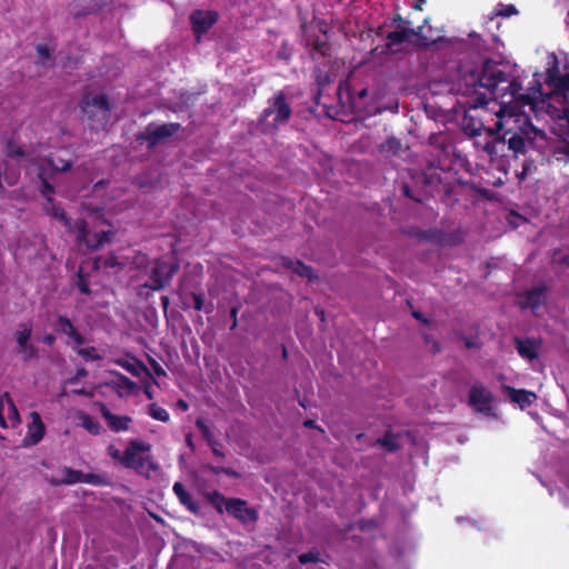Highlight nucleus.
<instances>
[{"mask_svg":"<svg viewBox=\"0 0 569 569\" xmlns=\"http://www.w3.org/2000/svg\"><path fill=\"white\" fill-rule=\"evenodd\" d=\"M460 80L467 88V92L477 88L487 89L492 98L511 97L519 108L529 107L535 113L542 110L548 100H556L559 103H569V71L560 72V63L556 56L548 61L543 82L549 92H543L541 80L535 73L532 86L527 92H522V86L516 78L510 79L500 63L490 59L485 60L480 67L460 66Z\"/></svg>","mask_w":569,"mask_h":569,"instance_id":"f257e3e1","label":"nucleus"},{"mask_svg":"<svg viewBox=\"0 0 569 569\" xmlns=\"http://www.w3.org/2000/svg\"><path fill=\"white\" fill-rule=\"evenodd\" d=\"M291 116V104L284 91L279 90L267 100V107L259 114L253 130L257 134L272 138L290 121Z\"/></svg>","mask_w":569,"mask_h":569,"instance_id":"f03ea898","label":"nucleus"},{"mask_svg":"<svg viewBox=\"0 0 569 569\" xmlns=\"http://www.w3.org/2000/svg\"><path fill=\"white\" fill-rule=\"evenodd\" d=\"M80 110L90 127L94 130L104 129L110 120L111 104L104 93L86 92L80 101Z\"/></svg>","mask_w":569,"mask_h":569,"instance_id":"7ed1b4c3","label":"nucleus"},{"mask_svg":"<svg viewBox=\"0 0 569 569\" xmlns=\"http://www.w3.org/2000/svg\"><path fill=\"white\" fill-rule=\"evenodd\" d=\"M151 451V445L140 439H131L128 442L126 450L123 451L122 467L132 469L138 473H144L147 466L148 471L158 470V465L154 462L150 455L143 456L142 453H149Z\"/></svg>","mask_w":569,"mask_h":569,"instance_id":"20e7f679","label":"nucleus"},{"mask_svg":"<svg viewBox=\"0 0 569 569\" xmlns=\"http://www.w3.org/2000/svg\"><path fill=\"white\" fill-rule=\"evenodd\" d=\"M433 159L428 160V168H436L442 172L459 171L465 169L468 161L456 151V144H430Z\"/></svg>","mask_w":569,"mask_h":569,"instance_id":"39448f33","label":"nucleus"},{"mask_svg":"<svg viewBox=\"0 0 569 569\" xmlns=\"http://www.w3.org/2000/svg\"><path fill=\"white\" fill-rule=\"evenodd\" d=\"M178 262H168L163 259H157L150 271V283H144V288L160 291L171 281L173 276L179 271Z\"/></svg>","mask_w":569,"mask_h":569,"instance_id":"423d86ee","label":"nucleus"},{"mask_svg":"<svg viewBox=\"0 0 569 569\" xmlns=\"http://www.w3.org/2000/svg\"><path fill=\"white\" fill-rule=\"evenodd\" d=\"M77 232V240L83 243L88 249L98 250L104 243L110 242L111 231H90L84 219L74 221L73 232Z\"/></svg>","mask_w":569,"mask_h":569,"instance_id":"0eeeda50","label":"nucleus"},{"mask_svg":"<svg viewBox=\"0 0 569 569\" xmlns=\"http://www.w3.org/2000/svg\"><path fill=\"white\" fill-rule=\"evenodd\" d=\"M226 510L241 523L257 522L259 515L254 508L248 506L247 501L240 498H230L226 502Z\"/></svg>","mask_w":569,"mask_h":569,"instance_id":"6e6552de","label":"nucleus"},{"mask_svg":"<svg viewBox=\"0 0 569 569\" xmlns=\"http://www.w3.org/2000/svg\"><path fill=\"white\" fill-rule=\"evenodd\" d=\"M20 415L9 392L0 396V426L2 428L17 427L20 423Z\"/></svg>","mask_w":569,"mask_h":569,"instance_id":"1a4fd4ad","label":"nucleus"},{"mask_svg":"<svg viewBox=\"0 0 569 569\" xmlns=\"http://www.w3.org/2000/svg\"><path fill=\"white\" fill-rule=\"evenodd\" d=\"M492 400V393L482 383H475L469 390V405L479 412H489Z\"/></svg>","mask_w":569,"mask_h":569,"instance_id":"9d476101","label":"nucleus"},{"mask_svg":"<svg viewBox=\"0 0 569 569\" xmlns=\"http://www.w3.org/2000/svg\"><path fill=\"white\" fill-rule=\"evenodd\" d=\"M179 128L178 123H149L140 138L147 142H160L166 138L172 137Z\"/></svg>","mask_w":569,"mask_h":569,"instance_id":"9b49d317","label":"nucleus"},{"mask_svg":"<svg viewBox=\"0 0 569 569\" xmlns=\"http://www.w3.org/2000/svg\"><path fill=\"white\" fill-rule=\"evenodd\" d=\"M548 287L545 283L538 284L520 295L519 307L521 309L536 310L547 300Z\"/></svg>","mask_w":569,"mask_h":569,"instance_id":"f8f14e48","label":"nucleus"},{"mask_svg":"<svg viewBox=\"0 0 569 569\" xmlns=\"http://www.w3.org/2000/svg\"><path fill=\"white\" fill-rule=\"evenodd\" d=\"M53 329L57 333L67 336L73 340L78 346L86 343L84 337L74 327L73 322L66 316L58 315L53 323Z\"/></svg>","mask_w":569,"mask_h":569,"instance_id":"ddd939ff","label":"nucleus"},{"mask_svg":"<svg viewBox=\"0 0 569 569\" xmlns=\"http://www.w3.org/2000/svg\"><path fill=\"white\" fill-rule=\"evenodd\" d=\"M218 20V14L214 11L197 10L190 16L192 30L196 34L200 36L206 33Z\"/></svg>","mask_w":569,"mask_h":569,"instance_id":"4468645a","label":"nucleus"},{"mask_svg":"<svg viewBox=\"0 0 569 569\" xmlns=\"http://www.w3.org/2000/svg\"><path fill=\"white\" fill-rule=\"evenodd\" d=\"M513 341L515 347L522 359L532 362L539 358V349L541 347L540 340L535 338L515 337Z\"/></svg>","mask_w":569,"mask_h":569,"instance_id":"2eb2a0df","label":"nucleus"},{"mask_svg":"<svg viewBox=\"0 0 569 569\" xmlns=\"http://www.w3.org/2000/svg\"><path fill=\"white\" fill-rule=\"evenodd\" d=\"M100 413L108 422V427L113 432H121L127 431L129 429V426L132 421L131 417L129 416H118L112 413L106 403L100 402L99 403Z\"/></svg>","mask_w":569,"mask_h":569,"instance_id":"dca6fc26","label":"nucleus"},{"mask_svg":"<svg viewBox=\"0 0 569 569\" xmlns=\"http://www.w3.org/2000/svg\"><path fill=\"white\" fill-rule=\"evenodd\" d=\"M172 490L174 495L177 496L179 502L192 515L198 516L200 515L201 508L198 501L193 499L191 493L187 491L184 486L177 481L174 482Z\"/></svg>","mask_w":569,"mask_h":569,"instance_id":"f3484780","label":"nucleus"},{"mask_svg":"<svg viewBox=\"0 0 569 569\" xmlns=\"http://www.w3.org/2000/svg\"><path fill=\"white\" fill-rule=\"evenodd\" d=\"M507 395L511 402L517 403L520 409H526L530 407L533 401L537 399L535 392L526 390V389H516L513 387L506 386L505 387Z\"/></svg>","mask_w":569,"mask_h":569,"instance_id":"a211bd4d","label":"nucleus"},{"mask_svg":"<svg viewBox=\"0 0 569 569\" xmlns=\"http://www.w3.org/2000/svg\"><path fill=\"white\" fill-rule=\"evenodd\" d=\"M43 209L47 214L63 222V224L66 226V228L69 232H73L74 222H72L71 219L68 218L63 208H61L58 203H56L52 197H49L47 199V201L43 206Z\"/></svg>","mask_w":569,"mask_h":569,"instance_id":"6ab92c4d","label":"nucleus"},{"mask_svg":"<svg viewBox=\"0 0 569 569\" xmlns=\"http://www.w3.org/2000/svg\"><path fill=\"white\" fill-rule=\"evenodd\" d=\"M31 422L28 426L27 439L31 445L40 442L44 436L46 427L42 422L41 416L37 411L30 413Z\"/></svg>","mask_w":569,"mask_h":569,"instance_id":"aec40b11","label":"nucleus"},{"mask_svg":"<svg viewBox=\"0 0 569 569\" xmlns=\"http://www.w3.org/2000/svg\"><path fill=\"white\" fill-rule=\"evenodd\" d=\"M109 1L110 0H89V2L83 7L74 4L71 12L74 18L97 13L103 7H106L109 3Z\"/></svg>","mask_w":569,"mask_h":569,"instance_id":"412c9836","label":"nucleus"},{"mask_svg":"<svg viewBox=\"0 0 569 569\" xmlns=\"http://www.w3.org/2000/svg\"><path fill=\"white\" fill-rule=\"evenodd\" d=\"M283 266L302 278L312 280L316 278L313 269L310 266L305 264L301 260H292L290 258L283 259Z\"/></svg>","mask_w":569,"mask_h":569,"instance_id":"4be33fe9","label":"nucleus"},{"mask_svg":"<svg viewBox=\"0 0 569 569\" xmlns=\"http://www.w3.org/2000/svg\"><path fill=\"white\" fill-rule=\"evenodd\" d=\"M421 28L418 31L411 28H402L401 30H395L387 34L388 48L400 44L408 41L411 37L419 34Z\"/></svg>","mask_w":569,"mask_h":569,"instance_id":"5701e85b","label":"nucleus"},{"mask_svg":"<svg viewBox=\"0 0 569 569\" xmlns=\"http://www.w3.org/2000/svg\"><path fill=\"white\" fill-rule=\"evenodd\" d=\"M60 473L62 475L61 479L52 480V483L56 486H72L81 481L82 471L80 470L63 467L60 469Z\"/></svg>","mask_w":569,"mask_h":569,"instance_id":"b1692460","label":"nucleus"},{"mask_svg":"<svg viewBox=\"0 0 569 569\" xmlns=\"http://www.w3.org/2000/svg\"><path fill=\"white\" fill-rule=\"evenodd\" d=\"M80 425L84 428L90 435L98 436L101 433L102 427L100 422L91 417L89 413L81 412L79 416Z\"/></svg>","mask_w":569,"mask_h":569,"instance_id":"393cba45","label":"nucleus"},{"mask_svg":"<svg viewBox=\"0 0 569 569\" xmlns=\"http://www.w3.org/2000/svg\"><path fill=\"white\" fill-rule=\"evenodd\" d=\"M483 129V124L473 119L465 117L462 120V131L468 138H475L481 133V130Z\"/></svg>","mask_w":569,"mask_h":569,"instance_id":"a878e982","label":"nucleus"},{"mask_svg":"<svg viewBox=\"0 0 569 569\" xmlns=\"http://www.w3.org/2000/svg\"><path fill=\"white\" fill-rule=\"evenodd\" d=\"M203 497L217 510V512L223 513V506L226 507L228 499H226L220 491L213 490L211 492H206Z\"/></svg>","mask_w":569,"mask_h":569,"instance_id":"bb28decb","label":"nucleus"},{"mask_svg":"<svg viewBox=\"0 0 569 569\" xmlns=\"http://www.w3.org/2000/svg\"><path fill=\"white\" fill-rule=\"evenodd\" d=\"M122 264L119 262L118 257L114 253H110L107 257H99L94 260V267L97 269H114L120 268Z\"/></svg>","mask_w":569,"mask_h":569,"instance_id":"cd10ccee","label":"nucleus"},{"mask_svg":"<svg viewBox=\"0 0 569 569\" xmlns=\"http://www.w3.org/2000/svg\"><path fill=\"white\" fill-rule=\"evenodd\" d=\"M377 443L388 452H395L400 448L397 437L391 432H387L382 438H379Z\"/></svg>","mask_w":569,"mask_h":569,"instance_id":"c85d7f7f","label":"nucleus"},{"mask_svg":"<svg viewBox=\"0 0 569 569\" xmlns=\"http://www.w3.org/2000/svg\"><path fill=\"white\" fill-rule=\"evenodd\" d=\"M148 413L152 419L161 422H168L170 420L169 412L164 408L159 407L157 403L149 405Z\"/></svg>","mask_w":569,"mask_h":569,"instance_id":"c756f323","label":"nucleus"},{"mask_svg":"<svg viewBox=\"0 0 569 569\" xmlns=\"http://www.w3.org/2000/svg\"><path fill=\"white\" fill-rule=\"evenodd\" d=\"M48 161L56 171L63 172L72 167V161L70 159H63L60 156H51Z\"/></svg>","mask_w":569,"mask_h":569,"instance_id":"7c9ffc66","label":"nucleus"},{"mask_svg":"<svg viewBox=\"0 0 569 569\" xmlns=\"http://www.w3.org/2000/svg\"><path fill=\"white\" fill-rule=\"evenodd\" d=\"M419 238L426 241L436 242L439 244L443 243L445 233L441 230L431 229L419 233Z\"/></svg>","mask_w":569,"mask_h":569,"instance_id":"2f4dec72","label":"nucleus"},{"mask_svg":"<svg viewBox=\"0 0 569 569\" xmlns=\"http://www.w3.org/2000/svg\"><path fill=\"white\" fill-rule=\"evenodd\" d=\"M37 53L39 54L40 61L39 63L43 67L52 66L53 59L51 56V50L47 44L40 43L37 46Z\"/></svg>","mask_w":569,"mask_h":569,"instance_id":"473e14b6","label":"nucleus"},{"mask_svg":"<svg viewBox=\"0 0 569 569\" xmlns=\"http://www.w3.org/2000/svg\"><path fill=\"white\" fill-rule=\"evenodd\" d=\"M298 560L301 565H306L309 562H312V563L323 562V560L321 559V553L317 549H311L308 552H303V553L299 555Z\"/></svg>","mask_w":569,"mask_h":569,"instance_id":"72a5a7b5","label":"nucleus"},{"mask_svg":"<svg viewBox=\"0 0 569 569\" xmlns=\"http://www.w3.org/2000/svg\"><path fill=\"white\" fill-rule=\"evenodd\" d=\"M116 378H117L116 385L120 389H126L128 391H132L137 388V383L133 380H131L130 378H128L127 376H124L123 373L116 372Z\"/></svg>","mask_w":569,"mask_h":569,"instance_id":"f704fd0d","label":"nucleus"},{"mask_svg":"<svg viewBox=\"0 0 569 569\" xmlns=\"http://www.w3.org/2000/svg\"><path fill=\"white\" fill-rule=\"evenodd\" d=\"M196 427L201 432L202 438L208 442V445L216 440L209 426L202 419H198L196 421Z\"/></svg>","mask_w":569,"mask_h":569,"instance_id":"c9c22d12","label":"nucleus"},{"mask_svg":"<svg viewBox=\"0 0 569 569\" xmlns=\"http://www.w3.org/2000/svg\"><path fill=\"white\" fill-rule=\"evenodd\" d=\"M84 483L93 485V486H104L107 483L104 477L97 473H83L81 477V481Z\"/></svg>","mask_w":569,"mask_h":569,"instance_id":"e433bc0d","label":"nucleus"},{"mask_svg":"<svg viewBox=\"0 0 569 569\" xmlns=\"http://www.w3.org/2000/svg\"><path fill=\"white\" fill-rule=\"evenodd\" d=\"M32 330L30 327H24L23 330H20L16 333V340L21 349L22 347H27L29 345V339L31 337Z\"/></svg>","mask_w":569,"mask_h":569,"instance_id":"4c0bfd02","label":"nucleus"},{"mask_svg":"<svg viewBox=\"0 0 569 569\" xmlns=\"http://www.w3.org/2000/svg\"><path fill=\"white\" fill-rule=\"evenodd\" d=\"M76 286L81 293L87 296L91 293V289L88 282V276L82 273L81 270L77 274Z\"/></svg>","mask_w":569,"mask_h":569,"instance_id":"58836bf2","label":"nucleus"},{"mask_svg":"<svg viewBox=\"0 0 569 569\" xmlns=\"http://www.w3.org/2000/svg\"><path fill=\"white\" fill-rule=\"evenodd\" d=\"M119 365L124 369L127 370L128 372H130L131 375L133 376H139L140 372H139V368H142L147 373L148 376L151 377L150 372L148 371V369L141 363V362H138V365L136 363H132L130 361H120Z\"/></svg>","mask_w":569,"mask_h":569,"instance_id":"ea45409f","label":"nucleus"},{"mask_svg":"<svg viewBox=\"0 0 569 569\" xmlns=\"http://www.w3.org/2000/svg\"><path fill=\"white\" fill-rule=\"evenodd\" d=\"M536 170L535 161L532 159H526L522 162L521 171L517 173L520 181L525 180L527 176L531 174Z\"/></svg>","mask_w":569,"mask_h":569,"instance_id":"a19ab883","label":"nucleus"},{"mask_svg":"<svg viewBox=\"0 0 569 569\" xmlns=\"http://www.w3.org/2000/svg\"><path fill=\"white\" fill-rule=\"evenodd\" d=\"M78 355L81 356L86 361L101 359V356L97 353L94 347L81 348L78 350Z\"/></svg>","mask_w":569,"mask_h":569,"instance_id":"79ce46f5","label":"nucleus"},{"mask_svg":"<svg viewBox=\"0 0 569 569\" xmlns=\"http://www.w3.org/2000/svg\"><path fill=\"white\" fill-rule=\"evenodd\" d=\"M39 179L41 181V194L46 197V199L52 197V194L54 193V187L43 177L42 173H39Z\"/></svg>","mask_w":569,"mask_h":569,"instance_id":"37998d69","label":"nucleus"},{"mask_svg":"<svg viewBox=\"0 0 569 569\" xmlns=\"http://www.w3.org/2000/svg\"><path fill=\"white\" fill-rule=\"evenodd\" d=\"M107 455L122 466L123 452H121L114 445H109L107 447Z\"/></svg>","mask_w":569,"mask_h":569,"instance_id":"c03bdc74","label":"nucleus"},{"mask_svg":"<svg viewBox=\"0 0 569 569\" xmlns=\"http://www.w3.org/2000/svg\"><path fill=\"white\" fill-rule=\"evenodd\" d=\"M210 470L214 473V475H220V473H223L228 477H232V478H238L240 475L233 470L232 468H228V467H210Z\"/></svg>","mask_w":569,"mask_h":569,"instance_id":"a18cd8bd","label":"nucleus"},{"mask_svg":"<svg viewBox=\"0 0 569 569\" xmlns=\"http://www.w3.org/2000/svg\"><path fill=\"white\" fill-rule=\"evenodd\" d=\"M23 352V360H29L38 356V349L32 343L21 348Z\"/></svg>","mask_w":569,"mask_h":569,"instance_id":"49530a36","label":"nucleus"},{"mask_svg":"<svg viewBox=\"0 0 569 569\" xmlns=\"http://www.w3.org/2000/svg\"><path fill=\"white\" fill-rule=\"evenodd\" d=\"M193 308L197 311L204 309V298L202 293L192 292Z\"/></svg>","mask_w":569,"mask_h":569,"instance_id":"de8ad7c7","label":"nucleus"},{"mask_svg":"<svg viewBox=\"0 0 569 569\" xmlns=\"http://www.w3.org/2000/svg\"><path fill=\"white\" fill-rule=\"evenodd\" d=\"M8 146V154L11 157H22L24 154L20 144H7Z\"/></svg>","mask_w":569,"mask_h":569,"instance_id":"09e8293b","label":"nucleus"},{"mask_svg":"<svg viewBox=\"0 0 569 569\" xmlns=\"http://www.w3.org/2000/svg\"><path fill=\"white\" fill-rule=\"evenodd\" d=\"M490 101V98H488L485 93H479L475 98L473 103L471 104L473 108L483 107L487 106Z\"/></svg>","mask_w":569,"mask_h":569,"instance_id":"8fccbe9b","label":"nucleus"},{"mask_svg":"<svg viewBox=\"0 0 569 569\" xmlns=\"http://www.w3.org/2000/svg\"><path fill=\"white\" fill-rule=\"evenodd\" d=\"M209 446L211 448L212 453L216 457H218V458H223L224 457V453L221 450L222 446H221V443L218 440L212 441L211 443H209Z\"/></svg>","mask_w":569,"mask_h":569,"instance_id":"3c124183","label":"nucleus"},{"mask_svg":"<svg viewBox=\"0 0 569 569\" xmlns=\"http://www.w3.org/2000/svg\"><path fill=\"white\" fill-rule=\"evenodd\" d=\"M490 142H509V143H512V142H526V141L519 134H513L508 140H506L505 138H493Z\"/></svg>","mask_w":569,"mask_h":569,"instance_id":"603ef678","label":"nucleus"},{"mask_svg":"<svg viewBox=\"0 0 569 569\" xmlns=\"http://www.w3.org/2000/svg\"><path fill=\"white\" fill-rule=\"evenodd\" d=\"M151 367H152V370L153 372L158 376V377H161V376H166V371L164 369L160 366L159 362H157L154 359L150 358L149 360Z\"/></svg>","mask_w":569,"mask_h":569,"instance_id":"864d4df0","label":"nucleus"},{"mask_svg":"<svg viewBox=\"0 0 569 569\" xmlns=\"http://www.w3.org/2000/svg\"><path fill=\"white\" fill-rule=\"evenodd\" d=\"M528 144H508L509 149L513 151L516 156L525 154L527 152Z\"/></svg>","mask_w":569,"mask_h":569,"instance_id":"5fc2aeb1","label":"nucleus"},{"mask_svg":"<svg viewBox=\"0 0 569 569\" xmlns=\"http://www.w3.org/2000/svg\"><path fill=\"white\" fill-rule=\"evenodd\" d=\"M516 12H517V9L515 8V6L509 4V6H506L505 10L500 11L499 14L505 16V17H510L511 14H515Z\"/></svg>","mask_w":569,"mask_h":569,"instance_id":"6e6d98bb","label":"nucleus"},{"mask_svg":"<svg viewBox=\"0 0 569 569\" xmlns=\"http://www.w3.org/2000/svg\"><path fill=\"white\" fill-rule=\"evenodd\" d=\"M42 341L47 346H52L54 343V341H56V337L52 333H47V335L43 336Z\"/></svg>","mask_w":569,"mask_h":569,"instance_id":"4d7b16f0","label":"nucleus"},{"mask_svg":"<svg viewBox=\"0 0 569 569\" xmlns=\"http://www.w3.org/2000/svg\"><path fill=\"white\" fill-rule=\"evenodd\" d=\"M88 375V371L84 368H80L77 370L76 377L71 379V382L78 381L80 378H83Z\"/></svg>","mask_w":569,"mask_h":569,"instance_id":"13d9d810","label":"nucleus"},{"mask_svg":"<svg viewBox=\"0 0 569 569\" xmlns=\"http://www.w3.org/2000/svg\"><path fill=\"white\" fill-rule=\"evenodd\" d=\"M402 191H403V194L417 202H420L421 200L420 199H417L415 198L412 194H411V190H410V187L408 184H403L402 187Z\"/></svg>","mask_w":569,"mask_h":569,"instance_id":"bf43d9fd","label":"nucleus"},{"mask_svg":"<svg viewBox=\"0 0 569 569\" xmlns=\"http://www.w3.org/2000/svg\"><path fill=\"white\" fill-rule=\"evenodd\" d=\"M237 313H238V309L237 308H232L231 311H230V316L233 319V323L231 326V329L236 328L237 325H238Z\"/></svg>","mask_w":569,"mask_h":569,"instance_id":"052dcab7","label":"nucleus"},{"mask_svg":"<svg viewBox=\"0 0 569 569\" xmlns=\"http://www.w3.org/2000/svg\"><path fill=\"white\" fill-rule=\"evenodd\" d=\"M483 150L486 152H488L489 154H492L496 151V144L486 143V144H483Z\"/></svg>","mask_w":569,"mask_h":569,"instance_id":"680f3d73","label":"nucleus"},{"mask_svg":"<svg viewBox=\"0 0 569 569\" xmlns=\"http://www.w3.org/2000/svg\"><path fill=\"white\" fill-rule=\"evenodd\" d=\"M161 305H162V308L166 310L169 307V305H170L169 297L162 296L161 297Z\"/></svg>","mask_w":569,"mask_h":569,"instance_id":"e2e57ef3","label":"nucleus"},{"mask_svg":"<svg viewBox=\"0 0 569 569\" xmlns=\"http://www.w3.org/2000/svg\"><path fill=\"white\" fill-rule=\"evenodd\" d=\"M303 426L306 428H318V426L316 425V422L311 419H307L303 421Z\"/></svg>","mask_w":569,"mask_h":569,"instance_id":"0e129e2a","label":"nucleus"},{"mask_svg":"<svg viewBox=\"0 0 569 569\" xmlns=\"http://www.w3.org/2000/svg\"><path fill=\"white\" fill-rule=\"evenodd\" d=\"M412 316H413V318H416L418 320H421V321H423L426 323L428 322L427 319L423 318V315L420 311H413Z\"/></svg>","mask_w":569,"mask_h":569,"instance_id":"69168bd1","label":"nucleus"},{"mask_svg":"<svg viewBox=\"0 0 569 569\" xmlns=\"http://www.w3.org/2000/svg\"><path fill=\"white\" fill-rule=\"evenodd\" d=\"M144 395L147 396L148 399H153V391L149 387L144 388Z\"/></svg>","mask_w":569,"mask_h":569,"instance_id":"338daca9","label":"nucleus"},{"mask_svg":"<svg viewBox=\"0 0 569 569\" xmlns=\"http://www.w3.org/2000/svg\"><path fill=\"white\" fill-rule=\"evenodd\" d=\"M178 406L183 410L188 409V403L184 400H179Z\"/></svg>","mask_w":569,"mask_h":569,"instance_id":"774afa93","label":"nucleus"}]
</instances>
